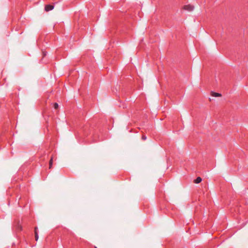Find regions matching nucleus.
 <instances>
[{"mask_svg": "<svg viewBox=\"0 0 248 248\" xmlns=\"http://www.w3.org/2000/svg\"><path fill=\"white\" fill-rule=\"evenodd\" d=\"M54 8V6L50 4H48L46 5L45 6V10L46 11H49L50 10H52Z\"/></svg>", "mask_w": 248, "mask_h": 248, "instance_id": "obj_2", "label": "nucleus"}, {"mask_svg": "<svg viewBox=\"0 0 248 248\" xmlns=\"http://www.w3.org/2000/svg\"><path fill=\"white\" fill-rule=\"evenodd\" d=\"M36 232H37V227H35L34 229V233L36 234Z\"/></svg>", "mask_w": 248, "mask_h": 248, "instance_id": "obj_9", "label": "nucleus"}, {"mask_svg": "<svg viewBox=\"0 0 248 248\" xmlns=\"http://www.w3.org/2000/svg\"><path fill=\"white\" fill-rule=\"evenodd\" d=\"M53 164V158L51 157L50 161H49V169L51 168Z\"/></svg>", "mask_w": 248, "mask_h": 248, "instance_id": "obj_5", "label": "nucleus"}, {"mask_svg": "<svg viewBox=\"0 0 248 248\" xmlns=\"http://www.w3.org/2000/svg\"><path fill=\"white\" fill-rule=\"evenodd\" d=\"M142 139L143 140H146V137L145 136V135H142Z\"/></svg>", "mask_w": 248, "mask_h": 248, "instance_id": "obj_8", "label": "nucleus"}, {"mask_svg": "<svg viewBox=\"0 0 248 248\" xmlns=\"http://www.w3.org/2000/svg\"><path fill=\"white\" fill-rule=\"evenodd\" d=\"M202 179L200 177H198L195 180L194 183L196 184H199L201 182Z\"/></svg>", "mask_w": 248, "mask_h": 248, "instance_id": "obj_3", "label": "nucleus"}, {"mask_svg": "<svg viewBox=\"0 0 248 248\" xmlns=\"http://www.w3.org/2000/svg\"><path fill=\"white\" fill-rule=\"evenodd\" d=\"M95 248H97V247H95Z\"/></svg>", "mask_w": 248, "mask_h": 248, "instance_id": "obj_10", "label": "nucleus"}, {"mask_svg": "<svg viewBox=\"0 0 248 248\" xmlns=\"http://www.w3.org/2000/svg\"><path fill=\"white\" fill-rule=\"evenodd\" d=\"M39 236L38 234V232H36V234H35V239L36 241H37L38 239Z\"/></svg>", "mask_w": 248, "mask_h": 248, "instance_id": "obj_6", "label": "nucleus"}, {"mask_svg": "<svg viewBox=\"0 0 248 248\" xmlns=\"http://www.w3.org/2000/svg\"><path fill=\"white\" fill-rule=\"evenodd\" d=\"M58 104L57 103H55L54 104V108L55 109H57L58 108Z\"/></svg>", "mask_w": 248, "mask_h": 248, "instance_id": "obj_7", "label": "nucleus"}, {"mask_svg": "<svg viewBox=\"0 0 248 248\" xmlns=\"http://www.w3.org/2000/svg\"><path fill=\"white\" fill-rule=\"evenodd\" d=\"M212 95L214 97H218L221 96V94L219 93L212 92Z\"/></svg>", "mask_w": 248, "mask_h": 248, "instance_id": "obj_4", "label": "nucleus"}, {"mask_svg": "<svg viewBox=\"0 0 248 248\" xmlns=\"http://www.w3.org/2000/svg\"><path fill=\"white\" fill-rule=\"evenodd\" d=\"M184 9L188 11H191L194 9V6L188 4L184 6Z\"/></svg>", "mask_w": 248, "mask_h": 248, "instance_id": "obj_1", "label": "nucleus"}]
</instances>
